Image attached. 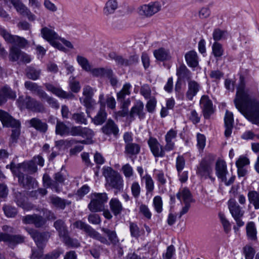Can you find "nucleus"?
I'll return each instance as SVG.
<instances>
[{"instance_id":"f257e3e1","label":"nucleus","mask_w":259,"mask_h":259,"mask_svg":"<svg viewBox=\"0 0 259 259\" xmlns=\"http://www.w3.org/2000/svg\"><path fill=\"white\" fill-rule=\"evenodd\" d=\"M234 102L246 118L252 123L259 124V94L255 84L246 85L244 77L241 76Z\"/></svg>"},{"instance_id":"f03ea898","label":"nucleus","mask_w":259,"mask_h":259,"mask_svg":"<svg viewBox=\"0 0 259 259\" xmlns=\"http://www.w3.org/2000/svg\"><path fill=\"white\" fill-rule=\"evenodd\" d=\"M6 168L10 169L13 176L18 178L19 184L23 188L30 189L37 187V182L34 178L24 174V172L32 174L37 171V169L32 162L16 163L13 160L6 165Z\"/></svg>"},{"instance_id":"7ed1b4c3","label":"nucleus","mask_w":259,"mask_h":259,"mask_svg":"<svg viewBox=\"0 0 259 259\" xmlns=\"http://www.w3.org/2000/svg\"><path fill=\"white\" fill-rule=\"evenodd\" d=\"M0 120L4 126L13 128L10 142L11 143H16L20 134L19 121L3 110H0Z\"/></svg>"},{"instance_id":"20e7f679","label":"nucleus","mask_w":259,"mask_h":259,"mask_svg":"<svg viewBox=\"0 0 259 259\" xmlns=\"http://www.w3.org/2000/svg\"><path fill=\"white\" fill-rule=\"evenodd\" d=\"M17 104L21 110L27 109L34 112H44L45 108L44 105L36 99L29 96H19Z\"/></svg>"},{"instance_id":"39448f33","label":"nucleus","mask_w":259,"mask_h":259,"mask_svg":"<svg viewBox=\"0 0 259 259\" xmlns=\"http://www.w3.org/2000/svg\"><path fill=\"white\" fill-rule=\"evenodd\" d=\"M91 202L88 204L89 210L94 212H101L104 209V204L107 201L106 193H94L91 195Z\"/></svg>"},{"instance_id":"423d86ee","label":"nucleus","mask_w":259,"mask_h":259,"mask_svg":"<svg viewBox=\"0 0 259 259\" xmlns=\"http://www.w3.org/2000/svg\"><path fill=\"white\" fill-rule=\"evenodd\" d=\"M105 177L107 184L115 190V194L123 190V180L118 172L110 169L107 171V175Z\"/></svg>"},{"instance_id":"0eeeda50","label":"nucleus","mask_w":259,"mask_h":259,"mask_svg":"<svg viewBox=\"0 0 259 259\" xmlns=\"http://www.w3.org/2000/svg\"><path fill=\"white\" fill-rule=\"evenodd\" d=\"M212 162L207 158H203L197 167V175L202 178H209L212 182H214L215 178L212 177Z\"/></svg>"},{"instance_id":"6e6552de","label":"nucleus","mask_w":259,"mask_h":259,"mask_svg":"<svg viewBox=\"0 0 259 259\" xmlns=\"http://www.w3.org/2000/svg\"><path fill=\"white\" fill-rule=\"evenodd\" d=\"M0 35L8 43L23 48L28 45V41L24 37L11 34L5 28L0 26Z\"/></svg>"},{"instance_id":"1a4fd4ad","label":"nucleus","mask_w":259,"mask_h":259,"mask_svg":"<svg viewBox=\"0 0 259 259\" xmlns=\"http://www.w3.org/2000/svg\"><path fill=\"white\" fill-rule=\"evenodd\" d=\"M27 231L38 248H43L51 236V233L49 232H40L32 228L27 229Z\"/></svg>"},{"instance_id":"9d476101","label":"nucleus","mask_w":259,"mask_h":259,"mask_svg":"<svg viewBox=\"0 0 259 259\" xmlns=\"http://www.w3.org/2000/svg\"><path fill=\"white\" fill-rule=\"evenodd\" d=\"M147 143L150 150L155 157H163L167 152L164 146L161 145L157 139L154 137H150Z\"/></svg>"},{"instance_id":"9b49d317","label":"nucleus","mask_w":259,"mask_h":259,"mask_svg":"<svg viewBox=\"0 0 259 259\" xmlns=\"http://www.w3.org/2000/svg\"><path fill=\"white\" fill-rule=\"evenodd\" d=\"M147 143L150 150L155 157H163L167 152L164 146L161 145L157 139L154 137H150Z\"/></svg>"},{"instance_id":"f8f14e48","label":"nucleus","mask_w":259,"mask_h":259,"mask_svg":"<svg viewBox=\"0 0 259 259\" xmlns=\"http://www.w3.org/2000/svg\"><path fill=\"white\" fill-rule=\"evenodd\" d=\"M0 241L7 243L9 246L13 247L19 243L24 241V237L20 235H11L7 233L0 232Z\"/></svg>"},{"instance_id":"ddd939ff","label":"nucleus","mask_w":259,"mask_h":259,"mask_svg":"<svg viewBox=\"0 0 259 259\" xmlns=\"http://www.w3.org/2000/svg\"><path fill=\"white\" fill-rule=\"evenodd\" d=\"M54 226L59 233V236L63 241L68 244H72L73 240L69 237L68 231L65 222L62 220H57L54 222Z\"/></svg>"},{"instance_id":"4468645a","label":"nucleus","mask_w":259,"mask_h":259,"mask_svg":"<svg viewBox=\"0 0 259 259\" xmlns=\"http://www.w3.org/2000/svg\"><path fill=\"white\" fill-rule=\"evenodd\" d=\"M161 6L159 2L151 3L141 7L139 13L141 15L151 17L161 10Z\"/></svg>"},{"instance_id":"2eb2a0df","label":"nucleus","mask_w":259,"mask_h":259,"mask_svg":"<svg viewBox=\"0 0 259 259\" xmlns=\"http://www.w3.org/2000/svg\"><path fill=\"white\" fill-rule=\"evenodd\" d=\"M44 86L48 91L52 93L60 98L72 99L74 97V95L72 93L66 92L62 90L60 88L55 87L51 83H45Z\"/></svg>"},{"instance_id":"dca6fc26","label":"nucleus","mask_w":259,"mask_h":259,"mask_svg":"<svg viewBox=\"0 0 259 259\" xmlns=\"http://www.w3.org/2000/svg\"><path fill=\"white\" fill-rule=\"evenodd\" d=\"M200 105L204 118H209L213 113L212 101L207 96L203 95L200 99Z\"/></svg>"},{"instance_id":"f3484780","label":"nucleus","mask_w":259,"mask_h":259,"mask_svg":"<svg viewBox=\"0 0 259 259\" xmlns=\"http://www.w3.org/2000/svg\"><path fill=\"white\" fill-rule=\"evenodd\" d=\"M177 131L174 129L168 131L164 136L165 144V150L167 152L174 150L175 149V141L177 137Z\"/></svg>"},{"instance_id":"a211bd4d","label":"nucleus","mask_w":259,"mask_h":259,"mask_svg":"<svg viewBox=\"0 0 259 259\" xmlns=\"http://www.w3.org/2000/svg\"><path fill=\"white\" fill-rule=\"evenodd\" d=\"M200 84L194 80L188 81V90L186 93V97L189 101H192L200 89Z\"/></svg>"},{"instance_id":"6ab92c4d","label":"nucleus","mask_w":259,"mask_h":259,"mask_svg":"<svg viewBox=\"0 0 259 259\" xmlns=\"http://www.w3.org/2000/svg\"><path fill=\"white\" fill-rule=\"evenodd\" d=\"M144 104L141 101H138L136 104L131 108L129 113V118L131 121L135 119V116H138L140 119H143L145 117V113L143 111Z\"/></svg>"},{"instance_id":"aec40b11","label":"nucleus","mask_w":259,"mask_h":259,"mask_svg":"<svg viewBox=\"0 0 259 259\" xmlns=\"http://www.w3.org/2000/svg\"><path fill=\"white\" fill-rule=\"evenodd\" d=\"M103 133L107 135H113L115 137L118 135L119 128L117 125L112 119H108L106 123L102 127Z\"/></svg>"},{"instance_id":"412c9836","label":"nucleus","mask_w":259,"mask_h":259,"mask_svg":"<svg viewBox=\"0 0 259 259\" xmlns=\"http://www.w3.org/2000/svg\"><path fill=\"white\" fill-rule=\"evenodd\" d=\"M153 55L157 60L161 62L169 61L172 58L170 50L162 47L155 50Z\"/></svg>"},{"instance_id":"4be33fe9","label":"nucleus","mask_w":259,"mask_h":259,"mask_svg":"<svg viewBox=\"0 0 259 259\" xmlns=\"http://www.w3.org/2000/svg\"><path fill=\"white\" fill-rule=\"evenodd\" d=\"M215 170L218 178L221 180H225V177L228 173L226 162L221 159L218 160L215 163Z\"/></svg>"},{"instance_id":"5701e85b","label":"nucleus","mask_w":259,"mask_h":259,"mask_svg":"<svg viewBox=\"0 0 259 259\" xmlns=\"http://www.w3.org/2000/svg\"><path fill=\"white\" fill-rule=\"evenodd\" d=\"M42 37L51 44L54 40L60 39L58 34L52 28L44 27L40 30Z\"/></svg>"},{"instance_id":"b1692460","label":"nucleus","mask_w":259,"mask_h":259,"mask_svg":"<svg viewBox=\"0 0 259 259\" xmlns=\"http://www.w3.org/2000/svg\"><path fill=\"white\" fill-rule=\"evenodd\" d=\"M229 211L233 218L243 217L244 211L241 209L240 205L234 199H231L228 202Z\"/></svg>"},{"instance_id":"393cba45","label":"nucleus","mask_w":259,"mask_h":259,"mask_svg":"<svg viewBox=\"0 0 259 259\" xmlns=\"http://www.w3.org/2000/svg\"><path fill=\"white\" fill-rule=\"evenodd\" d=\"M16 97L15 92L8 87H4L0 90V106L5 104L8 99H15Z\"/></svg>"},{"instance_id":"a878e982","label":"nucleus","mask_w":259,"mask_h":259,"mask_svg":"<svg viewBox=\"0 0 259 259\" xmlns=\"http://www.w3.org/2000/svg\"><path fill=\"white\" fill-rule=\"evenodd\" d=\"M124 154L130 158L136 157L141 151L140 145L136 143L125 145Z\"/></svg>"},{"instance_id":"bb28decb","label":"nucleus","mask_w":259,"mask_h":259,"mask_svg":"<svg viewBox=\"0 0 259 259\" xmlns=\"http://www.w3.org/2000/svg\"><path fill=\"white\" fill-rule=\"evenodd\" d=\"M225 131V135L226 137H229L231 134L234 122L233 114L232 112L226 111L224 118Z\"/></svg>"},{"instance_id":"cd10ccee","label":"nucleus","mask_w":259,"mask_h":259,"mask_svg":"<svg viewBox=\"0 0 259 259\" xmlns=\"http://www.w3.org/2000/svg\"><path fill=\"white\" fill-rule=\"evenodd\" d=\"M29 122L31 127L40 133H46L48 130V126L47 123L42 122L39 118H32L29 120Z\"/></svg>"},{"instance_id":"c85d7f7f","label":"nucleus","mask_w":259,"mask_h":259,"mask_svg":"<svg viewBox=\"0 0 259 259\" xmlns=\"http://www.w3.org/2000/svg\"><path fill=\"white\" fill-rule=\"evenodd\" d=\"M186 61L188 65L192 68L197 67L198 65V57L197 53L194 51L187 52L185 56Z\"/></svg>"},{"instance_id":"c756f323","label":"nucleus","mask_w":259,"mask_h":259,"mask_svg":"<svg viewBox=\"0 0 259 259\" xmlns=\"http://www.w3.org/2000/svg\"><path fill=\"white\" fill-rule=\"evenodd\" d=\"M26 197L21 193H15V201L17 205L25 210L31 209L32 206L31 204L27 203L26 201Z\"/></svg>"},{"instance_id":"7c9ffc66","label":"nucleus","mask_w":259,"mask_h":259,"mask_svg":"<svg viewBox=\"0 0 259 259\" xmlns=\"http://www.w3.org/2000/svg\"><path fill=\"white\" fill-rule=\"evenodd\" d=\"M110 208L114 215L121 213L123 210V206L120 201L116 198H112L109 202Z\"/></svg>"},{"instance_id":"2f4dec72","label":"nucleus","mask_w":259,"mask_h":259,"mask_svg":"<svg viewBox=\"0 0 259 259\" xmlns=\"http://www.w3.org/2000/svg\"><path fill=\"white\" fill-rule=\"evenodd\" d=\"M177 197L180 201L182 200L185 203H190L192 200L191 192L186 188L180 189L177 194Z\"/></svg>"},{"instance_id":"473e14b6","label":"nucleus","mask_w":259,"mask_h":259,"mask_svg":"<svg viewBox=\"0 0 259 259\" xmlns=\"http://www.w3.org/2000/svg\"><path fill=\"white\" fill-rule=\"evenodd\" d=\"M246 230L248 239L251 241L257 240V231L255 224L253 222H250L246 224Z\"/></svg>"},{"instance_id":"72a5a7b5","label":"nucleus","mask_w":259,"mask_h":259,"mask_svg":"<svg viewBox=\"0 0 259 259\" xmlns=\"http://www.w3.org/2000/svg\"><path fill=\"white\" fill-rule=\"evenodd\" d=\"M42 181L44 185L47 187L51 188L53 191L57 193L60 192L62 190V188L56 183L53 181L50 177L47 175L45 174L42 178Z\"/></svg>"},{"instance_id":"f704fd0d","label":"nucleus","mask_w":259,"mask_h":259,"mask_svg":"<svg viewBox=\"0 0 259 259\" xmlns=\"http://www.w3.org/2000/svg\"><path fill=\"white\" fill-rule=\"evenodd\" d=\"M132 85L130 83L126 82L123 84L121 90L117 93V100L118 102H124L126 96L131 94Z\"/></svg>"},{"instance_id":"c9c22d12","label":"nucleus","mask_w":259,"mask_h":259,"mask_svg":"<svg viewBox=\"0 0 259 259\" xmlns=\"http://www.w3.org/2000/svg\"><path fill=\"white\" fill-rule=\"evenodd\" d=\"M69 127L63 122L57 120L55 133L56 135L61 136H68Z\"/></svg>"},{"instance_id":"e433bc0d","label":"nucleus","mask_w":259,"mask_h":259,"mask_svg":"<svg viewBox=\"0 0 259 259\" xmlns=\"http://www.w3.org/2000/svg\"><path fill=\"white\" fill-rule=\"evenodd\" d=\"M177 75L180 78H186L188 81L192 78L190 71L185 65H181L177 68Z\"/></svg>"},{"instance_id":"4c0bfd02","label":"nucleus","mask_w":259,"mask_h":259,"mask_svg":"<svg viewBox=\"0 0 259 259\" xmlns=\"http://www.w3.org/2000/svg\"><path fill=\"white\" fill-rule=\"evenodd\" d=\"M118 8V3L116 0H108L104 8V13L108 15L113 14Z\"/></svg>"},{"instance_id":"58836bf2","label":"nucleus","mask_w":259,"mask_h":259,"mask_svg":"<svg viewBox=\"0 0 259 259\" xmlns=\"http://www.w3.org/2000/svg\"><path fill=\"white\" fill-rule=\"evenodd\" d=\"M248 200L255 209H259V193L256 191H250L247 194Z\"/></svg>"},{"instance_id":"ea45409f","label":"nucleus","mask_w":259,"mask_h":259,"mask_svg":"<svg viewBox=\"0 0 259 259\" xmlns=\"http://www.w3.org/2000/svg\"><path fill=\"white\" fill-rule=\"evenodd\" d=\"M94 132L90 128L88 127H83L81 128V137L86 138L88 141L82 140L80 142L81 144H90L92 143L91 140L94 136Z\"/></svg>"},{"instance_id":"a19ab883","label":"nucleus","mask_w":259,"mask_h":259,"mask_svg":"<svg viewBox=\"0 0 259 259\" xmlns=\"http://www.w3.org/2000/svg\"><path fill=\"white\" fill-rule=\"evenodd\" d=\"M141 181L145 182L147 194L153 191L154 189V182L150 175L146 174L144 175V177L141 180Z\"/></svg>"},{"instance_id":"79ce46f5","label":"nucleus","mask_w":259,"mask_h":259,"mask_svg":"<svg viewBox=\"0 0 259 259\" xmlns=\"http://www.w3.org/2000/svg\"><path fill=\"white\" fill-rule=\"evenodd\" d=\"M107 118V113L105 108H100L97 115L93 118V121L96 125L102 124Z\"/></svg>"},{"instance_id":"37998d69","label":"nucleus","mask_w":259,"mask_h":259,"mask_svg":"<svg viewBox=\"0 0 259 259\" xmlns=\"http://www.w3.org/2000/svg\"><path fill=\"white\" fill-rule=\"evenodd\" d=\"M101 230L107 235L109 242L114 245L119 243V241L115 231L105 228H102Z\"/></svg>"},{"instance_id":"c03bdc74","label":"nucleus","mask_w":259,"mask_h":259,"mask_svg":"<svg viewBox=\"0 0 259 259\" xmlns=\"http://www.w3.org/2000/svg\"><path fill=\"white\" fill-rule=\"evenodd\" d=\"M89 236L93 239L99 241L101 243L103 244L107 245H110V242L108 240V239L105 237L103 236L101 234H100L93 228L90 232V233L89 234Z\"/></svg>"},{"instance_id":"a18cd8bd","label":"nucleus","mask_w":259,"mask_h":259,"mask_svg":"<svg viewBox=\"0 0 259 259\" xmlns=\"http://www.w3.org/2000/svg\"><path fill=\"white\" fill-rule=\"evenodd\" d=\"M76 60L83 70L87 72L91 70V65L86 58L78 55L76 57Z\"/></svg>"},{"instance_id":"49530a36","label":"nucleus","mask_w":259,"mask_h":259,"mask_svg":"<svg viewBox=\"0 0 259 259\" xmlns=\"http://www.w3.org/2000/svg\"><path fill=\"white\" fill-rule=\"evenodd\" d=\"M129 228L132 237L138 239L140 236L141 231L136 223L130 222Z\"/></svg>"},{"instance_id":"de8ad7c7","label":"nucleus","mask_w":259,"mask_h":259,"mask_svg":"<svg viewBox=\"0 0 259 259\" xmlns=\"http://www.w3.org/2000/svg\"><path fill=\"white\" fill-rule=\"evenodd\" d=\"M72 119L78 124H84L87 123V120L85 114L82 112L74 113L72 115Z\"/></svg>"},{"instance_id":"09e8293b","label":"nucleus","mask_w":259,"mask_h":259,"mask_svg":"<svg viewBox=\"0 0 259 259\" xmlns=\"http://www.w3.org/2000/svg\"><path fill=\"white\" fill-rule=\"evenodd\" d=\"M51 202L56 207L64 209L66 206V203L64 200L56 196H51L50 197Z\"/></svg>"},{"instance_id":"8fccbe9b","label":"nucleus","mask_w":259,"mask_h":259,"mask_svg":"<svg viewBox=\"0 0 259 259\" xmlns=\"http://www.w3.org/2000/svg\"><path fill=\"white\" fill-rule=\"evenodd\" d=\"M153 206L155 211L158 213H161L163 210V202L160 196H156L153 200Z\"/></svg>"},{"instance_id":"3c124183","label":"nucleus","mask_w":259,"mask_h":259,"mask_svg":"<svg viewBox=\"0 0 259 259\" xmlns=\"http://www.w3.org/2000/svg\"><path fill=\"white\" fill-rule=\"evenodd\" d=\"M73 226L77 229L83 230L89 235L93 228L82 221H77L73 224Z\"/></svg>"},{"instance_id":"603ef678","label":"nucleus","mask_w":259,"mask_h":259,"mask_svg":"<svg viewBox=\"0 0 259 259\" xmlns=\"http://www.w3.org/2000/svg\"><path fill=\"white\" fill-rule=\"evenodd\" d=\"M40 71L35 68L28 67L26 70V75L28 78L33 80L37 79L40 75Z\"/></svg>"},{"instance_id":"864d4df0","label":"nucleus","mask_w":259,"mask_h":259,"mask_svg":"<svg viewBox=\"0 0 259 259\" xmlns=\"http://www.w3.org/2000/svg\"><path fill=\"white\" fill-rule=\"evenodd\" d=\"M131 190L133 196L135 198H138L141 194V188L137 181H134L132 183L131 186Z\"/></svg>"},{"instance_id":"5fc2aeb1","label":"nucleus","mask_w":259,"mask_h":259,"mask_svg":"<svg viewBox=\"0 0 259 259\" xmlns=\"http://www.w3.org/2000/svg\"><path fill=\"white\" fill-rule=\"evenodd\" d=\"M21 50L13 46L10 48V60L12 61H16L20 59V57L21 54Z\"/></svg>"},{"instance_id":"6e6d98bb","label":"nucleus","mask_w":259,"mask_h":259,"mask_svg":"<svg viewBox=\"0 0 259 259\" xmlns=\"http://www.w3.org/2000/svg\"><path fill=\"white\" fill-rule=\"evenodd\" d=\"M11 2L17 11L22 15H23L28 9L20 0H11Z\"/></svg>"},{"instance_id":"4d7b16f0","label":"nucleus","mask_w":259,"mask_h":259,"mask_svg":"<svg viewBox=\"0 0 259 259\" xmlns=\"http://www.w3.org/2000/svg\"><path fill=\"white\" fill-rule=\"evenodd\" d=\"M255 253L254 248L249 245H246L243 248V253L245 259H253Z\"/></svg>"},{"instance_id":"13d9d810","label":"nucleus","mask_w":259,"mask_h":259,"mask_svg":"<svg viewBox=\"0 0 259 259\" xmlns=\"http://www.w3.org/2000/svg\"><path fill=\"white\" fill-rule=\"evenodd\" d=\"M80 101L87 108V113L88 114V116L90 117L88 112V109L91 108L94 104V100L93 99V97L84 96V98L82 99L80 98Z\"/></svg>"},{"instance_id":"bf43d9fd","label":"nucleus","mask_w":259,"mask_h":259,"mask_svg":"<svg viewBox=\"0 0 259 259\" xmlns=\"http://www.w3.org/2000/svg\"><path fill=\"white\" fill-rule=\"evenodd\" d=\"M212 53L214 57H220L223 55L224 50L221 44L219 42H214L212 47Z\"/></svg>"},{"instance_id":"052dcab7","label":"nucleus","mask_w":259,"mask_h":259,"mask_svg":"<svg viewBox=\"0 0 259 259\" xmlns=\"http://www.w3.org/2000/svg\"><path fill=\"white\" fill-rule=\"evenodd\" d=\"M139 212L148 220H150L152 217V213L148 206L144 204H141L139 206Z\"/></svg>"},{"instance_id":"680f3d73","label":"nucleus","mask_w":259,"mask_h":259,"mask_svg":"<svg viewBox=\"0 0 259 259\" xmlns=\"http://www.w3.org/2000/svg\"><path fill=\"white\" fill-rule=\"evenodd\" d=\"M108 56L111 59L114 60L118 65L124 66L125 58L122 56L117 55L114 52L110 53Z\"/></svg>"},{"instance_id":"e2e57ef3","label":"nucleus","mask_w":259,"mask_h":259,"mask_svg":"<svg viewBox=\"0 0 259 259\" xmlns=\"http://www.w3.org/2000/svg\"><path fill=\"white\" fill-rule=\"evenodd\" d=\"M47 221L42 216L34 213V219L33 220V224L36 228L42 227L46 224Z\"/></svg>"},{"instance_id":"0e129e2a","label":"nucleus","mask_w":259,"mask_h":259,"mask_svg":"<svg viewBox=\"0 0 259 259\" xmlns=\"http://www.w3.org/2000/svg\"><path fill=\"white\" fill-rule=\"evenodd\" d=\"M227 31L222 30L220 29L214 30L213 32V37L215 40H220L222 39H225L227 37Z\"/></svg>"},{"instance_id":"69168bd1","label":"nucleus","mask_w":259,"mask_h":259,"mask_svg":"<svg viewBox=\"0 0 259 259\" xmlns=\"http://www.w3.org/2000/svg\"><path fill=\"white\" fill-rule=\"evenodd\" d=\"M3 209L5 215L7 217L13 218L17 213V210L16 208L9 205H4Z\"/></svg>"},{"instance_id":"338daca9","label":"nucleus","mask_w":259,"mask_h":259,"mask_svg":"<svg viewBox=\"0 0 259 259\" xmlns=\"http://www.w3.org/2000/svg\"><path fill=\"white\" fill-rule=\"evenodd\" d=\"M25 88L30 91L31 93L36 94L40 88L37 83L30 81H26L24 83Z\"/></svg>"},{"instance_id":"774afa93","label":"nucleus","mask_w":259,"mask_h":259,"mask_svg":"<svg viewBox=\"0 0 259 259\" xmlns=\"http://www.w3.org/2000/svg\"><path fill=\"white\" fill-rule=\"evenodd\" d=\"M154 171H157L155 174V178L158 182V185L164 186L166 183V179L163 171L155 169Z\"/></svg>"}]
</instances>
